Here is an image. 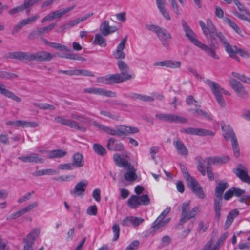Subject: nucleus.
Masks as SVG:
<instances>
[{
	"instance_id": "nucleus-22",
	"label": "nucleus",
	"mask_w": 250,
	"mask_h": 250,
	"mask_svg": "<svg viewBox=\"0 0 250 250\" xmlns=\"http://www.w3.org/2000/svg\"><path fill=\"white\" fill-rule=\"evenodd\" d=\"M204 35L206 37L209 43V45L211 47H217L218 42L216 39L217 37V31L215 27L213 28H210V31L207 32V34Z\"/></svg>"
},
{
	"instance_id": "nucleus-35",
	"label": "nucleus",
	"mask_w": 250,
	"mask_h": 250,
	"mask_svg": "<svg viewBox=\"0 0 250 250\" xmlns=\"http://www.w3.org/2000/svg\"><path fill=\"white\" fill-rule=\"evenodd\" d=\"M102 33L96 34L95 36V39L92 42V44L94 45H99L102 47H105L106 44V41L103 37Z\"/></svg>"
},
{
	"instance_id": "nucleus-16",
	"label": "nucleus",
	"mask_w": 250,
	"mask_h": 250,
	"mask_svg": "<svg viewBox=\"0 0 250 250\" xmlns=\"http://www.w3.org/2000/svg\"><path fill=\"white\" fill-rule=\"evenodd\" d=\"M239 54L242 57L248 58L250 57V53L245 50L238 48L236 46H233L228 53L229 56L239 62L240 61L239 57L237 56Z\"/></svg>"
},
{
	"instance_id": "nucleus-3",
	"label": "nucleus",
	"mask_w": 250,
	"mask_h": 250,
	"mask_svg": "<svg viewBox=\"0 0 250 250\" xmlns=\"http://www.w3.org/2000/svg\"><path fill=\"white\" fill-rule=\"evenodd\" d=\"M113 160L117 166L124 167L128 170L124 174V177L126 180L133 181L136 179L137 176L135 173V169L127 160L121 157L118 153L113 155Z\"/></svg>"
},
{
	"instance_id": "nucleus-39",
	"label": "nucleus",
	"mask_w": 250,
	"mask_h": 250,
	"mask_svg": "<svg viewBox=\"0 0 250 250\" xmlns=\"http://www.w3.org/2000/svg\"><path fill=\"white\" fill-rule=\"evenodd\" d=\"M210 160H211L213 164L221 165L229 162L230 158L228 156H223L222 157H211Z\"/></svg>"
},
{
	"instance_id": "nucleus-56",
	"label": "nucleus",
	"mask_w": 250,
	"mask_h": 250,
	"mask_svg": "<svg viewBox=\"0 0 250 250\" xmlns=\"http://www.w3.org/2000/svg\"><path fill=\"white\" fill-rule=\"evenodd\" d=\"M180 132L188 135H196V128H183L180 129Z\"/></svg>"
},
{
	"instance_id": "nucleus-41",
	"label": "nucleus",
	"mask_w": 250,
	"mask_h": 250,
	"mask_svg": "<svg viewBox=\"0 0 250 250\" xmlns=\"http://www.w3.org/2000/svg\"><path fill=\"white\" fill-rule=\"evenodd\" d=\"M199 24L204 34H207V33L210 31V28H213L215 27L212 22L209 19L207 20V26L202 21H199Z\"/></svg>"
},
{
	"instance_id": "nucleus-25",
	"label": "nucleus",
	"mask_w": 250,
	"mask_h": 250,
	"mask_svg": "<svg viewBox=\"0 0 250 250\" xmlns=\"http://www.w3.org/2000/svg\"><path fill=\"white\" fill-rule=\"evenodd\" d=\"M117 65L119 70L121 72L120 74L123 76L124 78H125L127 80L132 78V76L128 73L129 67L124 61L118 60L117 61Z\"/></svg>"
},
{
	"instance_id": "nucleus-40",
	"label": "nucleus",
	"mask_w": 250,
	"mask_h": 250,
	"mask_svg": "<svg viewBox=\"0 0 250 250\" xmlns=\"http://www.w3.org/2000/svg\"><path fill=\"white\" fill-rule=\"evenodd\" d=\"M167 223V221H164V220L160 219L158 217L151 225V229L152 230L151 232H154L158 230L159 229L163 228Z\"/></svg>"
},
{
	"instance_id": "nucleus-15",
	"label": "nucleus",
	"mask_w": 250,
	"mask_h": 250,
	"mask_svg": "<svg viewBox=\"0 0 250 250\" xmlns=\"http://www.w3.org/2000/svg\"><path fill=\"white\" fill-rule=\"evenodd\" d=\"M54 56L50 53L45 51H38L34 54H31V61L49 62L51 60Z\"/></svg>"
},
{
	"instance_id": "nucleus-23",
	"label": "nucleus",
	"mask_w": 250,
	"mask_h": 250,
	"mask_svg": "<svg viewBox=\"0 0 250 250\" xmlns=\"http://www.w3.org/2000/svg\"><path fill=\"white\" fill-rule=\"evenodd\" d=\"M18 159L23 162L43 163L44 160L41 158L39 154L31 153L29 155L24 156H20Z\"/></svg>"
},
{
	"instance_id": "nucleus-60",
	"label": "nucleus",
	"mask_w": 250,
	"mask_h": 250,
	"mask_svg": "<svg viewBox=\"0 0 250 250\" xmlns=\"http://www.w3.org/2000/svg\"><path fill=\"white\" fill-rule=\"evenodd\" d=\"M23 8L24 10H26L27 13H29V8L34 5L33 0H24L23 4L21 5Z\"/></svg>"
},
{
	"instance_id": "nucleus-11",
	"label": "nucleus",
	"mask_w": 250,
	"mask_h": 250,
	"mask_svg": "<svg viewBox=\"0 0 250 250\" xmlns=\"http://www.w3.org/2000/svg\"><path fill=\"white\" fill-rule=\"evenodd\" d=\"M233 172L242 182L250 185V176L248 174L247 167L241 164H239L236 168L233 169Z\"/></svg>"
},
{
	"instance_id": "nucleus-7",
	"label": "nucleus",
	"mask_w": 250,
	"mask_h": 250,
	"mask_svg": "<svg viewBox=\"0 0 250 250\" xmlns=\"http://www.w3.org/2000/svg\"><path fill=\"white\" fill-rule=\"evenodd\" d=\"M155 117L165 122H175L180 123H187L188 122L187 119L173 114H157Z\"/></svg>"
},
{
	"instance_id": "nucleus-53",
	"label": "nucleus",
	"mask_w": 250,
	"mask_h": 250,
	"mask_svg": "<svg viewBox=\"0 0 250 250\" xmlns=\"http://www.w3.org/2000/svg\"><path fill=\"white\" fill-rule=\"evenodd\" d=\"M138 200L140 205H148L150 204V201L148 196L147 194H143L141 196H138Z\"/></svg>"
},
{
	"instance_id": "nucleus-20",
	"label": "nucleus",
	"mask_w": 250,
	"mask_h": 250,
	"mask_svg": "<svg viewBox=\"0 0 250 250\" xmlns=\"http://www.w3.org/2000/svg\"><path fill=\"white\" fill-rule=\"evenodd\" d=\"M157 35L163 45L165 47L168 48L169 46V40L171 38L170 33L165 29L161 27Z\"/></svg>"
},
{
	"instance_id": "nucleus-38",
	"label": "nucleus",
	"mask_w": 250,
	"mask_h": 250,
	"mask_svg": "<svg viewBox=\"0 0 250 250\" xmlns=\"http://www.w3.org/2000/svg\"><path fill=\"white\" fill-rule=\"evenodd\" d=\"M110 85L119 83L127 81L120 74H115L113 75H109Z\"/></svg>"
},
{
	"instance_id": "nucleus-28",
	"label": "nucleus",
	"mask_w": 250,
	"mask_h": 250,
	"mask_svg": "<svg viewBox=\"0 0 250 250\" xmlns=\"http://www.w3.org/2000/svg\"><path fill=\"white\" fill-rule=\"evenodd\" d=\"M41 41L43 43H44L46 45L49 46L54 49H58L61 51L69 52L71 51L70 48H68L67 46L65 45H62L57 42H49L45 38H41Z\"/></svg>"
},
{
	"instance_id": "nucleus-33",
	"label": "nucleus",
	"mask_w": 250,
	"mask_h": 250,
	"mask_svg": "<svg viewBox=\"0 0 250 250\" xmlns=\"http://www.w3.org/2000/svg\"><path fill=\"white\" fill-rule=\"evenodd\" d=\"M73 166L76 167H81L84 166L83 155L80 153H76L72 156Z\"/></svg>"
},
{
	"instance_id": "nucleus-63",
	"label": "nucleus",
	"mask_w": 250,
	"mask_h": 250,
	"mask_svg": "<svg viewBox=\"0 0 250 250\" xmlns=\"http://www.w3.org/2000/svg\"><path fill=\"white\" fill-rule=\"evenodd\" d=\"M97 82L104 84L110 85L109 75L97 78Z\"/></svg>"
},
{
	"instance_id": "nucleus-21",
	"label": "nucleus",
	"mask_w": 250,
	"mask_h": 250,
	"mask_svg": "<svg viewBox=\"0 0 250 250\" xmlns=\"http://www.w3.org/2000/svg\"><path fill=\"white\" fill-rule=\"evenodd\" d=\"M8 57L12 59L19 61H31V53L27 52L15 51L9 53Z\"/></svg>"
},
{
	"instance_id": "nucleus-6",
	"label": "nucleus",
	"mask_w": 250,
	"mask_h": 250,
	"mask_svg": "<svg viewBox=\"0 0 250 250\" xmlns=\"http://www.w3.org/2000/svg\"><path fill=\"white\" fill-rule=\"evenodd\" d=\"M186 181L188 188H190L198 197L202 199L205 198V195L202 188L194 177H190Z\"/></svg>"
},
{
	"instance_id": "nucleus-4",
	"label": "nucleus",
	"mask_w": 250,
	"mask_h": 250,
	"mask_svg": "<svg viewBox=\"0 0 250 250\" xmlns=\"http://www.w3.org/2000/svg\"><path fill=\"white\" fill-rule=\"evenodd\" d=\"M190 201H188L182 204V212L180 219V223L182 224L194 218L196 215L200 212L198 207H195L191 211H189L190 209Z\"/></svg>"
},
{
	"instance_id": "nucleus-50",
	"label": "nucleus",
	"mask_w": 250,
	"mask_h": 250,
	"mask_svg": "<svg viewBox=\"0 0 250 250\" xmlns=\"http://www.w3.org/2000/svg\"><path fill=\"white\" fill-rule=\"evenodd\" d=\"M67 126H68L71 128H74L77 130H81L83 132H85L86 130V129L84 126L83 125H80L76 121L71 120L69 119H68V121H67Z\"/></svg>"
},
{
	"instance_id": "nucleus-61",
	"label": "nucleus",
	"mask_w": 250,
	"mask_h": 250,
	"mask_svg": "<svg viewBox=\"0 0 250 250\" xmlns=\"http://www.w3.org/2000/svg\"><path fill=\"white\" fill-rule=\"evenodd\" d=\"M186 102L188 105H191L195 103V106L196 107H200V105L197 104V101L195 100L192 96H187L186 99Z\"/></svg>"
},
{
	"instance_id": "nucleus-26",
	"label": "nucleus",
	"mask_w": 250,
	"mask_h": 250,
	"mask_svg": "<svg viewBox=\"0 0 250 250\" xmlns=\"http://www.w3.org/2000/svg\"><path fill=\"white\" fill-rule=\"evenodd\" d=\"M173 145L179 154L184 156H187L188 155V148L179 139H174L173 141Z\"/></svg>"
},
{
	"instance_id": "nucleus-45",
	"label": "nucleus",
	"mask_w": 250,
	"mask_h": 250,
	"mask_svg": "<svg viewBox=\"0 0 250 250\" xmlns=\"http://www.w3.org/2000/svg\"><path fill=\"white\" fill-rule=\"evenodd\" d=\"M93 149L97 155L101 156H104L107 153L106 149L99 144H94Z\"/></svg>"
},
{
	"instance_id": "nucleus-49",
	"label": "nucleus",
	"mask_w": 250,
	"mask_h": 250,
	"mask_svg": "<svg viewBox=\"0 0 250 250\" xmlns=\"http://www.w3.org/2000/svg\"><path fill=\"white\" fill-rule=\"evenodd\" d=\"M67 126H68L71 128H74L77 130H81L83 132H85L86 130V129L84 126L83 125H80L76 121L71 120L69 119H68V121H67Z\"/></svg>"
},
{
	"instance_id": "nucleus-55",
	"label": "nucleus",
	"mask_w": 250,
	"mask_h": 250,
	"mask_svg": "<svg viewBox=\"0 0 250 250\" xmlns=\"http://www.w3.org/2000/svg\"><path fill=\"white\" fill-rule=\"evenodd\" d=\"M18 77L16 74L11 73L5 71H0V78L6 79H13Z\"/></svg>"
},
{
	"instance_id": "nucleus-57",
	"label": "nucleus",
	"mask_w": 250,
	"mask_h": 250,
	"mask_svg": "<svg viewBox=\"0 0 250 250\" xmlns=\"http://www.w3.org/2000/svg\"><path fill=\"white\" fill-rule=\"evenodd\" d=\"M75 75H82L85 76L94 77V74L89 71L86 70H75Z\"/></svg>"
},
{
	"instance_id": "nucleus-14",
	"label": "nucleus",
	"mask_w": 250,
	"mask_h": 250,
	"mask_svg": "<svg viewBox=\"0 0 250 250\" xmlns=\"http://www.w3.org/2000/svg\"><path fill=\"white\" fill-rule=\"evenodd\" d=\"M39 18L40 15L39 14H36L33 16L22 20L14 26L12 31V34L14 35L18 33L21 29L26 25L35 22Z\"/></svg>"
},
{
	"instance_id": "nucleus-18",
	"label": "nucleus",
	"mask_w": 250,
	"mask_h": 250,
	"mask_svg": "<svg viewBox=\"0 0 250 250\" xmlns=\"http://www.w3.org/2000/svg\"><path fill=\"white\" fill-rule=\"evenodd\" d=\"M106 147L108 150L111 151H121L124 149L123 143L113 137L108 139Z\"/></svg>"
},
{
	"instance_id": "nucleus-48",
	"label": "nucleus",
	"mask_w": 250,
	"mask_h": 250,
	"mask_svg": "<svg viewBox=\"0 0 250 250\" xmlns=\"http://www.w3.org/2000/svg\"><path fill=\"white\" fill-rule=\"evenodd\" d=\"M231 141L234 155L238 158L240 155V149L236 137L231 138Z\"/></svg>"
},
{
	"instance_id": "nucleus-58",
	"label": "nucleus",
	"mask_w": 250,
	"mask_h": 250,
	"mask_svg": "<svg viewBox=\"0 0 250 250\" xmlns=\"http://www.w3.org/2000/svg\"><path fill=\"white\" fill-rule=\"evenodd\" d=\"M181 62L175 60H168L167 67L170 68H179L181 67Z\"/></svg>"
},
{
	"instance_id": "nucleus-52",
	"label": "nucleus",
	"mask_w": 250,
	"mask_h": 250,
	"mask_svg": "<svg viewBox=\"0 0 250 250\" xmlns=\"http://www.w3.org/2000/svg\"><path fill=\"white\" fill-rule=\"evenodd\" d=\"M232 75L242 82L250 84V78L247 77L245 75L233 72H232Z\"/></svg>"
},
{
	"instance_id": "nucleus-43",
	"label": "nucleus",
	"mask_w": 250,
	"mask_h": 250,
	"mask_svg": "<svg viewBox=\"0 0 250 250\" xmlns=\"http://www.w3.org/2000/svg\"><path fill=\"white\" fill-rule=\"evenodd\" d=\"M109 26V22L107 20L104 21L101 23L100 31L101 33L104 36H106L110 34Z\"/></svg>"
},
{
	"instance_id": "nucleus-9",
	"label": "nucleus",
	"mask_w": 250,
	"mask_h": 250,
	"mask_svg": "<svg viewBox=\"0 0 250 250\" xmlns=\"http://www.w3.org/2000/svg\"><path fill=\"white\" fill-rule=\"evenodd\" d=\"M229 83L238 96L243 99H246L248 97V92L240 82L233 78H230L229 80Z\"/></svg>"
},
{
	"instance_id": "nucleus-19",
	"label": "nucleus",
	"mask_w": 250,
	"mask_h": 250,
	"mask_svg": "<svg viewBox=\"0 0 250 250\" xmlns=\"http://www.w3.org/2000/svg\"><path fill=\"white\" fill-rule=\"evenodd\" d=\"M127 40V36L122 39L120 43L118 45L116 50L113 52V55L116 59L120 60V59H123L125 57V53L123 50L125 48Z\"/></svg>"
},
{
	"instance_id": "nucleus-34",
	"label": "nucleus",
	"mask_w": 250,
	"mask_h": 250,
	"mask_svg": "<svg viewBox=\"0 0 250 250\" xmlns=\"http://www.w3.org/2000/svg\"><path fill=\"white\" fill-rule=\"evenodd\" d=\"M66 154L67 152L66 151L58 149L49 151L48 152L47 158L48 159L62 158Z\"/></svg>"
},
{
	"instance_id": "nucleus-44",
	"label": "nucleus",
	"mask_w": 250,
	"mask_h": 250,
	"mask_svg": "<svg viewBox=\"0 0 250 250\" xmlns=\"http://www.w3.org/2000/svg\"><path fill=\"white\" fill-rule=\"evenodd\" d=\"M127 204L128 206L131 208H136L140 206L138 196L132 195L127 200Z\"/></svg>"
},
{
	"instance_id": "nucleus-1",
	"label": "nucleus",
	"mask_w": 250,
	"mask_h": 250,
	"mask_svg": "<svg viewBox=\"0 0 250 250\" xmlns=\"http://www.w3.org/2000/svg\"><path fill=\"white\" fill-rule=\"evenodd\" d=\"M93 125L108 134L113 136H127L131 134L139 132V129L136 127L127 126L125 125H116L115 129L100 124L96 122L93 123Z\"/></svg>"
},
{
	"instance_id": "nucleus-37",
	"label": "nucleus",
	"mask_w": 250,
	"mask_h": 250,
	"mask_svg": "<svg viewBox=\"0 0 250 250\" xmlns=\"http://www.w3.org/2000/svg\"><path fill=\"white\" fill-rule=\"evenodd\" d=\"M197 163V169L203 176L206 175V169L205 164L206 162V159H203L201 156H198L195 158Z\"/></svg>"
},
{
	"instance_id": "nucleus-27",
	"label": "nucleus",
	"mask_w": 250,
	"mask_h": 250,
	"mask_svg": "<svg viewBox=\"0 0 250 250\" xmlns=\"http://www.w3.org/2000/svg\"><path fill=\"white\" fill-rule=\"evenodd\" d=\"M0 93L8 98L16 101L17 103H20L21 99L16 95L14 93L5 88V86L0 83Z\"/></svg>"
},
{
	"instance_id": "nucleus-51",
	"label": "nucleus",
	"mask_w": 250,
	"mask_h": 250,
	"mask_svg": "<svg viewBox=\"0 0 250 250\" xmlns=\"http://www.w3.org/2000/svg\"><path fill=\"white\" fill-rule=\"evenodd\" d=\"M196 135L200 136H209L212 137L214 135V133L208 129L196 128Z\"/></svg>"
},
{
	"instance_id": "nucleus-31",
	"label": "nucleus",
	"mask_w": 250,
	"mask_h": 250,
	"mask_svg": "<svg viewBox=\"0 0 250 250\" xmlns=\"http://www.w3.org/2000/svg\"><path fill=\"white\" fill-rule=\"evenodd\" d=\"M239 214L238 209H234L229 213L227 216V219L224 225V228L227 229L231 225L234 218L237 217Z\"/></svg>"
},
{
	"instance_id": "nucleus-8",
	"label": "nucleus",
	"mask_w": 250,
	"mask_h": 250,
	"mask_svg": "<svg viewBox=\"0 0 250 250\" xmlns=\"http://www.w3.org/2000/svg\"><path fill=\"white\" fill-rule=\"evenodd\" d=\"M39 233L40 229H35L23 239V250H34L33 246L39 237Z\"/></svg>"
},
{
	"instance_id": "nucleus-36",
	"label": "nucleus",
	"mask_w": 250,
	"mask_h": 250,
	"mask_svg": "<svg viewBox=\"0 0 250 250\" xmlns=\"http://www.w3.org/2000/svg\"><path fill=\"white\" fill-rule=\"evenodd\" d=\"M157 7L163 17L167 20L171 19L170 15L165 7V2L161 0H156Z\"/></svg>"
},
{
	"instance_id": "nucleus-29",
	"label": "nucleus",
	"mask_w": 250,
	"mask_h": 250,
	"mask_svg": "<svg viewBox=\"0 0 250 250\" xmlns=\"http://www.w3.org/2000/svg\"><path fill=\"white\" fill-rule=\"evenodd\" d=\"M221 128L223 131V136L226 140L236 136L232 127L229 125H226L225 124H221Z\"/></svg>"
},
{
	"instance_id": "nucleus-12",
	"label": "nucleus",
	"mask_w": 250,
	"mask_h": 250,
	"mask_svg": "<svg viewBox=\"0 0 250 250\" xmlns=\"http://www.w3.org/2000/svg\"><path fill=\"white\" fill-rule=\"evenodd\" d=\"M57 26L56 23H54L48 25V26L39 28L36 30H33L28 35V39L29 40H33L38 38L40 36L46 34L52 30L55 26Z\"/></svg>"
},
{
	"instance_id": "nucleus-32",
	"label": "nucleus",
	"mask_w": 250,
	"mask_h": 250,
	"mask_svg": "<svg viewBox=\"0 0 250 250\" xmlns=\"http://www.w3.org/2000/svg\"><path fill=\"white\" fill-rule=\"evenodd\" d=\"M188 111L195 116L203 117L210 121L212 120V117L207 112L201 109L198 108H191Z\"/></svg>"
},
{
	"instance_id": "nucleus-42",
	"label": "nucleus",
	"mask_w": 250,
	"mask_h": 250,
	"mask_svg": "<svg viewBox=\"0 0 250 250\" xmlns=\"http://www.w3.org/2000/svg\"><path fill=\"white\" fill-rule=\"evenodd\" d=\"M217 37L219 39L220 41L223 44L226 52L228 53L233 46L229 43L225 37L221 32H217Z\"/></svg>"
},
{
	"instance_id": "nucleus-59",
	"label": "nucleus",
	"mask_w": 250,
	"mask_h": 250,
	"mask_svg": "<svg viewBox=\"0 0 250 250\" xmlns=\"http://www.w3.org/2000/svg\"><path fill=\"white\" fill-rule=\"evenodd\" d=\"M234 3L237 7L238 9L240 11H244L247 15L250 17V12L247 10L245 7L241 3L239 0H234Z\"/></svg>"
},
{
	"instance_id": "nucleus-17",
	"label": "nucleus",
	"mask_w": 250,
	"mask_h": 250,
	"mask_svg": "<svg viewBox=\"0 0 250 250\" xmlns=\"http://www.w3.org/2000/svg\"><path fill=\"white\" fill-rule=\"evenodd\" d=\"M87 185V181H80L76 184L73 190H70V194L74 197L83 196Z\"/></svg>"
},
{
	"instance_id": "nucleus-10",
	"label": "nucleus",
	"mask_w": 250,
	"mask_h": 250,
	"mask_svg": "<svg viewBox=\"0 0 250 250\" xmlns=\"http://www.w3.org/2000/svg\"><path fill=\"white\" fill-rule=\"evenodd\" d=\"M181 23L183 30L185 32V36L191 42L198 47L201 42L197 39L196 34L188 25L185 21L182 20Z\"/></svg>"
},
{
	"instance_id": "nucleus-24",
	"label": "nucleus",
	"mask_w": 250,
	"mask_h": 250,
	"mask_svg": "<svg viewBox=\"0 0 250 250\" xmlns=\"http://www.w3.org/2000/svg\"><path fill=\"white\" fill-rule=\"evenodd\" d=\"M228 236V232L222 234L215 244H214L212 239H211V240L206 244H209V249H208L207 250H219L220 246L224 243Z\"/></svg>"
},
{
	"instance_id": "nucleus-2",
	"label": "nucleus",
	"mask_w": 250,
	"mask_h": 250,
	"mask_svg": "<svg viewBox=\"0 0 250 250\" xmlns=\"http://www.w3.org/2000/svg\"><path fill=\"white\" fill-rule=\"evenodd\" d=\"M229 187L227 182H219L214 190V208L215 213V218L218 222L221 217V210L222 207L223 195L225 190Z\"/></svg>"
},
{
	"instance_id": "nucleus-46",
	"label": "nucleus",
	"mask_w": 250,
	"mask_h": 250,
	"mask_svg": "<svg viewBox=\"0 0 250 250\" xmlns=\"http://www.w3.org/2000/svg\"><path fill=\"white\" fill-rule=\"evenodd\" d=\"M61 58H64L70 60H79L81 61H85V58L78 55L77 54L65 53L59 56Z\"/></svg>"
},
{
	"instance_id": "nucleus-47",
	"label": "nucleus",
	"mask_w": 250,
	"mask_h": 250,
	"mask_svg": "<svg viewBox=\"0 0 250 250\" xmlns=\"http://www.w3.org/2000/svg\"><path fill=\"white\" fill-rule=\"evenodd\" d=\"M224 21L230 26L237 34L241 35V30L236 24L229 18H223Z\"/></svg>"
},
{
	"instance_id": "nucleus-62",
	"label": "nucleus",
	"mask_w": 250,
	"mask_h": 250,
	"mask_svg": "<svg viewBox=\"0 0 250 250\" xmlns=\"http://www.w3.org/2000/svg\"><path fill=\"white\" fill-rule=\"evenodd\" d=\"M86 213L89 215H96L97 214V206L96 205L90 206L86 210Z\"/></svg>"
},
{
	"instance_id": "nucleus-54",
	"label": "nucleus",
	"mask_w": 250,
	"mask_h": 250,
	"mask_svg": "<svg viewBox=\"0 0 250 250\" xmlns=\"http://www.w3.org/2000/svg\"><path fill=\"white\" fill-rule=\"evenodd\" d=\"M112 229L114 233V237L112 240L113 241H116L118 239L120 235V229L119 224H114L112 227Z\"/></svg>"
},
{
	"instance_id": "nucleus-64",
	"label": "nucleus",
	"mask_w": 250,
	"mask_h": 250,
	"mask_svg": "<svg viewBox=\"0 0 250 250\" xmlns=\"http://www.w3.org/2000/svg\"><path fill=\"white\" fill-rule=\"evenodd\" d=\"M139 246V241L134 240L126 248L125 250H136Z\"/></svg>"
},
{
	"instance_id": "nucleus-30",
	"label": "nucleus",
	"mask_w": 250,
	"mask_h": 250,
	"mask_svg": "<svg viewBox=\"0 0 250 250\" xmlns=\"http://www.w3.org/2000/svg\"><path fill=\"white\" fill-rule=\"evenodd\" d=\"M198 47L205 51L208 56L216 60H218L219 59V56L216 54L214 49V48H217V47H211L209 45L208 46L202 42Z\"/></svg>"
},
{
	"instance_id": "nucleus-5",
	"label": "nucleus",
	"mask_w": 250,
	"mask_h": 250,
	"mask_svg": "<svg viewBox=\"0 0 250 250\" xmlns=\"http://www.w3.org/2000/svg\"><path fill=\"white\" fill-rule=\"evenodd\" d=\"M206 83L210 87L219 106L221 107H225L226 102L222 96V94L219 91L220 89V85L209 79L206 80Z\"/></svg>"
},
{
	"instance_id": "nucleus-13",
	"label": "nucleus",
	"mask_w": 250,
	"mask_h": 250,
	"mask_svg": "<svg viewBox=\"0 0 250 250\" xmlns=\"http://www.w3.org/2000/svg\"><path fill=\"white\" fill-rule=\"evenodd\" d=\"M83 92L85 93L93 94L107 97H115L117 96L115 92L101 88L90 87L85 88Z\"/></svg>"
}]
</instances>
